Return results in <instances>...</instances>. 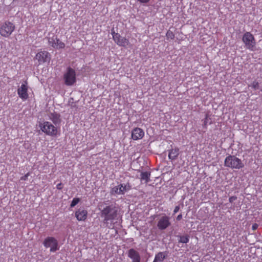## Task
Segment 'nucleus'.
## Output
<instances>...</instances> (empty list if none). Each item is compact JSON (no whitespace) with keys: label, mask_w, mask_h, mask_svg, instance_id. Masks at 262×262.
Masks as SVG:
<instances>
[{"label":"nucleus","mask_w":262,"mask_h":262,"mask_svg":"<svg viewBox=\"0 0 262 262\" xmlns=\"http://www.w3.org/2000/svg\"><path fill=\"white\" fill-rule=\"evenodd\" d=\"M28 84L27 81H25L22 83L17 90V94L19 97L23 100H26L28 98Z\"/></svg>","instance_id":"obj_13"},{"label":"nucleus","mask_w":262,"mask_h":262,"mask_svg":"<svg viewBox=\"0 0 262 262\" xmlns=\"http://www.w3.org/2000/svg\"><path fill=\"white\" fill-rule=\"evenodd\" d=\"M63 79L67 85H72L76 82V73L75 70L68 68L64 74Z\"/></svg>","instance_id":"obj_6"},{"label":"nucleus","mask_w":262,"mask_h":262,"mask_svg":"<svg viewBox=\"0 0 262 262\" xmlns=\"http://www.w3.org/2000/svg\"><path fill=\"white\" fill-rule=\"evenodd\" d=\"M150 173L148 171L142 172L140 175V179L142 182L145 183H148L150 181Z\"/></svg>","instance_id":"obj_19"},{"label":"nucleus","mask_w":262,"mask_h":262,"mask_svg":"<svg viewBox=\"0 0 262 262\" xmlns=\"http://www.w3.org/2000/svg\"><path fill=\"white\" fill-rule=\"evenodd\" d=\"M179 155V149L177 148L169 150L168 158L170 160H175Z\"/></svg>","instance_id":"obj_18"},{"label":"nucleus","mask_w":262,"mask_h":262,"mask_svg":"<svg viewBox=\"0 0 262 262\" xmlns=\"http://www.w3.org/2000/svg\"><path fill=\"white\" fill-rule=\"evenodd\" d=\"M49 119L51 120L55 126L60 124L61 122L60 115L56 113L49 114Z\"/></svg>","instance_id":"obj_17"},{"label":"nucleus","mask_w":262,"mask_h":262,"mask_svg":"<svg viewBox=\"0 0 262 262\" xmlns=\"http://www.w3.org/2000/svg\"><path fill=\"white\" fill-rule=\"evenodd\" d=\"M87 211L83 209H79L75 212V216L78 221H84L87 217Z\"/></svg>","instance_id":"obj_16"},{"label":"nucleus","mask_w":262,"mask_h":262,"mask_svg":"<svg viewBox=\"0 0 262 262\" xmlns=\"http://www.w3.org/2000/svg\"><path fill=\"white\" fill-rule=\"evenodd\" d=\"M39 126L42 132L50 136H56L58 133V130L55 125H53L48 121L40 122Z\"/></svg>","instance_id":"obj_2"},{"label":"nucleus","mask_w":262,"mask_h":262,"mask_svg":"<svg viewBox=\"0 0 262 262\" xmlns=\"http://www.w3.org/2000/svg\"><path fill=\"white\" fill-rule=\"evenodd\" d=\"M35 59L38 60L39 64L49 62L51 59L50 54L46 51H40L36 54Z\"/></svg>","instance_id":"obj_10"},{"label":"nucleus","mask_w":262,"mask_h":262,"mask_svg":"<svg viewBox=\"0 0 262 262\" xmlns=\"http://www.w3.org/2000/svg\"><path fill=\"white\" fill-rule=\"evenodd\" d=\"M130 186L128 184H120L112 188L111 193L112 195L124 194L130 190Z\"/></svg>","instance_id":"obj_9"},{"label":"nucleus","mask_w":262,"mask_h":262,"mask_svg":"<svg viewBox=\"0 0 262 262\" xmlns=\"http://www.w3.org/2000/svg\"><path fill=\"white\" fill-rule=\"evenodd\" d=\"M236 199V196H231L230 198H229V201L230 203H232L234 201H235V200Z\"/></svg>","instance_id":"obj_28"},{"label":"nucleus","mask_w":262,"mask_h":262,"mask_svg":"<svg viewBox=\"0 0 262 262\" xmlns=\"http://www.w3.org/2000/svg\"><path fill=\"white\" fill-rule=\"evenodd\" d=\"M144 136V132L140 128L136 127L132 132V138L134 140L141 139Z\"/></svg>","instance_id":"obj_14"},{"label":"nucleus","mask_w":262,"mask_h":262,"mask_svg":"<svg viewBox=\"0 0 262 262\" xmlns=\"http://www.w3.org/2000/svg\"><path fill=\"white\" fill-rule=\"evenodd\" d=\"M62 184L61 183H60L59 184H58L57 185H56V188L59 189V190H61L62 188Z\"/></svg>","instance_id":"obj_30"},{"label":"nucleus","mask_w":262,"mask_h":262,"mask_svg":"<svg viewBox=\"0 0 262 262\" xmlns=\"http://www.w3.org/2000/svg\"><path fill=\"white\" fill-rule=\"evenodd\" d=\"M43 245L46 248H50V251L51 252H54L59 249L58 241L52 236L46 237L43 242Z\"/></svg>","instance_id":"obj_5"},{"label":"nucleus","mask_w":262,"mask_h":262,"mask_svg":"<svg viewBox=\"0 0 262 262\" xmlns=\"http://www.w3.org/2000/svg\"><path fill=\"white\" fill-rule=\"evenodd\" d=\"M15 26L13 23L7 21L3 24L0 28V34L4 37L9 36L13 32Z\"/></svg>","instance_id":"obj_7"},{"label":"nucleus","mask_w":262,"mask_h":262,"mask_svg":"<svg viewBox=\"0 0 262 262\" xmlns=\"http://www.w3.org/2000/svg\"><path fill=\"white\" fill-rule=\"evenodd\" d=\"M166 36L167 39H173L174 37V34L172 31L170 30H168L167 32Z\"/></svg>","instance_id":"obj_23"},{"label":"nucleus","mask_w":262,"mask_h":262,"mask_svg":"<svg viewBox=\"0 0 262 262\" xmlns=\"http://www.w3.org/2000/svg\"><path fill=\"white\" fill-rule=\"evenodd\" d=\"M170 217L166 215L161 217L158 222L157 227L160 230L166 229L170 225Z\"/></svg>","instance_id":"obj_12"},{"label":"nucleus","mask_w":262,"mask_h":262,"mask_svg":"<svg viewBox=\"0 0 262 262\" xmlns=\"http://www.w3.org/2000/svg\"><path fill=\"white\" fill-rule=\"evenodd\" d=\"M137 1L142 4H147L148 2H149V1L150 0H137Z\"/></svg>","instance_id":"obj_27"},{"label":"nucleus","mask_w":262,"mask_h":262,"mask_svg":"<svg viewBox=\"0 0 262 262\" xmlns=\"http://www.w3.org/2000/svg\"><path fill=\"white\" fill-rule=\"evenodd\" d=\"M166 256L164 252H160L156 254L153 262H162Z\"/></svg>","instance_id":"obj_20"},{"label":"nucleus","mask_w":262,"mask_h":262,"mask_svg":"<svg viewBox=\"0 0 262 262\" xmlns=\"http://www.w3.org/2000/svg\"><path fill=\"white\" fill-rule=\"evenodd\" d=\"M208 122V115L206 114L205 118L203 120V126L205 128L207 127Z\"/></svg>","instance_id":"obj_25"},{"label":"nucleus","mask_w":262,"mask_h":262,"mask_svg":"<svg viewBox=\"0 0 262 262\" xmlns=\"http://www.w3.org/2000/svg\"><path fill=\"white\" fill-rule=\"evenodd\" d=\"M182 214H179L178 215V216L177 217V220H181L182 219Z\"/></svg>","instance_id":"obj_32"},{"label":"nucleus","mask_w":262,"mask_h":262,"mask_svg":"<svg viewBox=\"0 0 262 262\" xmlns=\"http://www.w3.org/2000/svg\"><path fill=\"white\" fill-rule=\"evenodd\" d=\"M30 175V173L29 172H28L27 174H26L25 176L21 177L20 178V180H22V181H26L27 180L28 178V177Z\"/></svg>","instance_id":"obj_26"},{"label":"nucleus","mask_w":262,"mask_h":262,"mask_svg":"<svg viewBox=\"0 0 262 262\" xmlns=\"http://www.w3.org/2000/svg\"><path fill=\"white\" fill-rule=\"evenodd\" d=\"M179 243L187 244L189 241V237L188 235L179 236Z\"/></svg>","instance_id":"obj_21"},{"label":"nucleus","mask_w":262,"mask_h":262,"mask_svg":"<svg viewBox=\"0 0 262 262\" xmlns=\"http://www.w3.org/2000/svg\"><path fill=\"white\" fill-rule=\"evenodd\" d=\"M101 216L104 217V223L106 227L113 229L115 224L117 222V209L112 205L106 206L102 210Z\"/></svg>","instance_id":"obj_1"},{"label":"nucleus","mask_w":262,"mask_h":262,"mask_svg":"<svg viewBox=\"0 0 262 262\" xmlns=\"http://www.w3.org/2000/svg\"><path fill=\"white\" fill-rule=\"evenodd\" d=\"M128 256L132 259L133 262H140V254L135 249H129L128 252Z\"/></svg>","instance_id":"obj_15"},{"label":"nucleus","mask_w":262,"mask_h":262,"mask_svg":"<svg viewBox=\"0 0 262 262\" xmlns=\"http://www.w3.org/2000/svg\"><path fill=\"white\" fill-rule=\"evenodd\" d=\"M249 86L251 87L254 90H257L259 88V83L257 81H253Z\"/></svg>","instance_id":"obj_22"},{"label":"nucleus","mask_w":262,"mask_h":262,"mask_svg":"<svg viewBox=\"0 0 262 262\" xmlns=\"http://www.w3.org/2000/svg\"><path fill=\"white\" fill-rule=\"evenodd\" d=\"M258 227V225L257 224H254L252 225V228L253 230H256Z\"/></svg>","instance_id":"obj_31"},{"label":"nucleus","mask_w":262,"mask_h":262,"mask_svg":"<svg viewBox=\"0 0 262 262\" xmlns=\"http://www.w3.org/2000/svg\"><path fill=\"white\" fill-rule=\"evenodd\" d=\"M179 209H180V207L179 206H176L174 209V210H173V213L174 214L176 213L177 212L179 211Z\"/></svg>","instance_id":"obj_29"},{"label":"nucleus","mask_w":262,"mask_h":262,"mask_svg":"<svg viewBox=\"0 0 262 262\" xmlns=\"http://www.w3.org/2000/svg\"><path fill=\"white\" fill-rule=\"evenodd\" d=\"M242 40L246 49L253 51L255 50L256 41L253 35L249 32H246L243 35Z\"/></svg>","instance_id":"obj_4"},{"label":"nucleus","mask_w":262,"mask_h":262,"mask_svg":"<svg viewBox=\"0 0 262 262\" xmlns=\"http://www.w3.org/2000/svg\"><path fill=\"white\" fill-rule=\"evenodd\" d=\"M80 201V199L77 198H75L73 199L71 204L70 205L71 207H74L75 205H76Z\"/></svg>","instance_id":"obj_24"},{"label":"nucleus","mask_w":262,"mask_h":262,"mask_svg":"<svg viewBox=\"0 0 262 262\" xmlns=\"http://www.w3.org/2000/svg\"><path fill=\"white\" fill-rule=\"evenodd\" d=\"M112 34L114 41L119 46L127 48L130 46L129 40L125 37H122L117 33L112 31Z\"/></svg>","instance_id":"obj_8"},{"label":"nucleus","mask_w":262,"mask_h":262,"mask_svg":"<svg viewBox=\"0 0 262 262\" xmlns=\"http://www.w3.org/2000/svg\"><path fill=\"white\" fill-rule=\"evenodd\" d=\"M225 166L232 169H240L244 165L242 161L234 156H228L225 160Z\"/></svg>","instance_id":"obj_3"},{"label":"nucleus","mask_w":262,"mask_h":262,"mask_svg":"<svg viewBox=\"0 0 262 262\" xmlns=\"http://www.w3.org/2000/svg\"><path fill=\"white\" fill-rule=\"evenodd\" d=\"M48 42L53 48L57 49H63L65 47V44L55 35L48 38Z\"/></svg>","instance_id":"obj_11"}]
</instances>
